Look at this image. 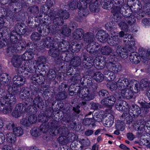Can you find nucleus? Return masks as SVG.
I'll list each match as a JSON object with an SVG mask.
<instances>
[{
	"label": "nucleus",
	"mask_w": 150,
	"mask_h": 150,
	"mask_svg": "<svg viewBox=\"0 0 150 150\" xmlns=\"http://www.w3.org/2000/svg\"><path fill=\"white\" fill-rule=\"evenodd\" d=\"M117 54L120 56L122 58L125 59L128 56L127 50L123 46L118 45L116 48Z\"/></svg>",
	"instance_id": "a211bd4d"
},
{
	"label": "nucleus",
	"mask_w": 150,
	"mask_h": 150,
	"mask_svg": "<svg viewBox=\"0 0 150 150\" xmlns=\"http://www.w3.org/2000/svg\"><path fill=\"white\" fill-rule=\"evenodd\" d=\"M107 98L108 101L109 102L110 107V108H112V105L116 101L115 98L113 96H110L108 97Z\"/></svg>",
	"instance_id": "49530a36"
},
{
	"label": "nucleus",
	"mask_w": 150,
	"mask_h": 150,
	"mask_svg": "<svg viewBox=\"0 0 150 150\" xmlns=\"http://www.w3.org/2000/svg\"><path fill=\"white\" fill-rule=\"evenodd\" d=\"M31 38L32 40L37 41L40 39V35L38 32H34L32 33Z\"/></svg>",
	"instance_id": "37998d69"
},
{
	"label": "nucleus",
	"mask_w": 150,
	"mask_h": 150,
	"mask_svg": "<svg viewBox=\"0 0 150 150\" xmlns=\"http://www.w3.org/2000/svg\"><path fill=\"white\" fill-rule=\"evenodd\" d=\"M99 95L100 97L107 96L108 94V91L102 89L99 92Z\"/></svg>",
	"instance_id": "e2e57ef3"
},
{
	"label": "nucleus",
	"mask_w": 150,
	"mask_h": 150,
	"mask_svg": "<svg viewBox=\"0 0 150 150\" xmlns=\"http://www.w3.org/2000/svg\"><path fill=\"white\" fill-rule=\"evenodd\" d=\"M87 4L86 1L84 0H80L78 2V13L81 17L86 16L89 14V11L87 9Z\"/></svg>",
	"instance_id": "ddd939ff"
},
{
	"label": "nucleus",
	"mask_w": 150,
	"mask_h": 150,
	"mask_svg": "<svg viewBox=\"0 0 150 150\" xmlns=\"http://www.w3.org/2000/svg\"><path fill=\"white\" fill-rule=\"evenodd\" d=\"M25 28L22 27V26L21 24H17L16 25L15 27V30L16 31L21 32V31L25 33L26 31V29L25 28V26L24 25Z\"/></svg>",
	"instance_id": "79ce46f5"
},
{
	"label": "nucleus",
	"mask_w": 150,
	"mask_h": 150,
	"mask_svg": "<svg viewBox=\"0 0 150 150\" xmlns=\"http://www.w3.org/2000/svg\"><path fill=\"white\" fill-rule=\"evenodd\" d=\"M139 8V9L134 13V16L135 18H136L138 20L141 19L144 17L145 14V13L142 11V9H140V8Z\"/></svg>",
	"instance_id": "72a5a7b5"
},
{
	"label": "nucleus",
	"mask_w": 150,
	"mask_h": 150,
	"mask_svg": "<svg viewBox=\"0 0 150 150\" xmlns=\"http://www.w3.org/2000/svg\"><path fill=\"white\" fill-rule=\"evenodd\" d=\"M148 86L150 87V80L145 79L142 81L140 84L141 87H146Z\"/></svg>",
	"instance_id": "09e8293b"
},
{
	"label": "nucleus",
	"mask_w": 150,
	"mask_h": 150,
	"mask_svg": "<svg viewBox=\"0 0 150 150\" xmlns=\"http://www.w3.org/2000/svg\"><path fill=\"white\" fill-rule=\"evenodd\" d=\"M79 143L84 147L88 146L90 144V141L87 138L81 139Z\"/></svg>",
	"instance_id": "a19ab883"
},
{
	"label": "nucleus",
	"mask_w": 150,
	"mask_h": 150,
	"mask_svg": "<svg viewBox=\"0 0 150 150\" xmlns=\"http://www.w3.org/2000/svg\"><path fill=\"white\" fill-rule=\"evenodd\" d=\"M66 98V96L65 93L62 92H60L58 94L56 97L57 100H61L64 99Z\"/></svg>",
	"instance_id": "864d4df0"
},
{
	"label": "nucleus",
	"mask_w": 150,
	"mask_h": 150,
	"mask_svg": "<svg viewBox=\"0 0 150 150\" xmlns=\"http://www.w3.org/2000/svg\"><path fill=\"white\" fill-rule=\"evenodd\" d=\"M28 122L30 126L32 124L36 123L37 119V116L35 115H30L28 117Z\"/></svg>",
	"instance_id": "c9c22d12"
},
{
	"label": "nucleus",
	"mask_w": 150,
	"mask_h": 150,
	"mask_svg": "<svg viewBox=\"0 0 150 150\" xmlns=\"http://www.w3.org/2000/svg\"><path fill=\"white\" fill-rule=\"evenodd\" d=\"M16 101L14 103L9 104V106H10V107H11V110H10L9 112H7V113H5L4 112V108H5V105L4 104H2V103L0 101V105H1V106H0V111H1V110H2L3 113L5 114L9 113H10V112H11V110H12V109H13V107H12V105L16 103Z\"/></svg>",
	"instance_id": "603ef678"
},
{
	"label": "nucleus",
	"mask_w": 150,
	"mask_h": 150,
	"mask_svg": "<svg viewBox=\"0 0 150 150\" xmlns=\"http://www.w3.org/2000/svg\"><path fill=\"white\" fill-rule=\"evenodd\" d=\"M23 61V59L21 56L15 55L13 57L11 62L14 67L18 68L19 70L22 72L23 70H25L27 68V66H26L25 65L24 66H22V67H20Z\"/></svg>",
	"instance_id": "4468645a"
},
{
	"label": "nucleus",
	"mask_w": 150,
	"mask_h": 150,
	"mask_svg": "<svg viewBox=\"0 0 150 150\" xmlns=\"http://www.w3.org/2000/svg\"><path fill=\"white\" fill-rule=\"evenodd\" d=\"M39 129L37 127L33 128L30 131L31 135L35 137H37L40 135Z\"/></svg>",
	"instance_id": "3c124183"
},
{
	"label": "nucleus",
	"mask_w": 150,
	"mask_h": 150,
	"mask_svg": "<svg viewBox=\"0 0 150 150\" xmlns=\"http://www.w3.org/2000/svg\"><path fill=\"white\" fill-rule=\"evenodd\" d=\"M90 2L87 3L89 4V8L91 12L95 13L98 11V7L99 4L98 3V1H97L93 2L92 0Z\"/></svg>",
	"instance_id": "b1692460"
},
{
	"label": "nucleus",
	"mask_w": 150,
	"mask_h": 150,
	"mask_svg": "<svg viewBox=\"0 0 150 150\" xmlns=\"http://www.w3.org/2000/svg\"><path fill=\"white\" fill-rule=\"evenodd\" d=\"M53 42L52 39L50 37H47L43 40L42 45L45 47H52L49 51V54L52 57H56L59 55V52L58 48H55L54 45L55 43Z\"/></svg>",
	"instance_id": "9d476101"
},
{
	"label": "nucleus",
	"mask_w": 150,
	"mask_h": 150,
	"mask_svg": "<svg viewBox=\"0 0 150 150\" xmlns=\"http://www.w3.org/2000/svg\"><path fill=\"white\" fill-rule=\"evenodd\" d=\"M100 52L103 55L115 56L112 49L109 46H105L102 47L100 50Z\"/></svg>",
	"instance_id": "aec40b11"
},
{
	"label": "nucleus",
	"mask_w": 150,
	"mask_h": 150,
	"mask_svg": "<svg viewBox=\"0 0 150 150\" xmlns=\"http://www.w3.org/2000/svg\"><path fill=\"white\" fill-rule=\"evenodd\" d=\"M50 132H51L52 135H56L59 133V132L57 129V128L55 127V126L54 127L52 126L50 129Z\"/></svg>",
	"instance_id": "bf43d9fd"
},
{
	"label": "nucleus",
	"mask_w": 150,
	"mask_h": 150,
	"mask_svg": "<svg viewBox=\"0 0 150 150\" xmlns=\"http://www.w3.org/2000/svg\"><path fill=\"white\" fill-rule=\"evenodd\" d=\"M11 80V77L8 74L6 73H1L0 74V82L1 81L8 82Z\"/></svg>",
	"instance_id": "c756f323"
},
{
	"label": "nucleus",
	"mask_w": 150,
	"mask_h": 150,
	"mask_svg": "<svg viewBox=\"0 0 150 150\" xmlns=\"http://www.w3.org/2000/svg\"><path fill=\"white\" fill-rule=\"evenodd\" d=\"M125 20L124 22H121L119 23H118V25L122 30L125 31H127L128 30L129 28V25L128 24H127Z\"/></svg>",
	"instance_id": "4c0bfd02"
},
{
	"label": "nucleus",
	"mask_w": 150,
	"mask_h": 150,
	"mask_svg": "<svg viewBox=\"0 0 150 150\" xmlns=\"http://www.w3.org/2000/svg\"><path fill=\"white\" fill-rule=\"evenodd\" d=\"M107 66L108 69L105 71L106 75H108L109 76L111 80H113L116 77L115 73H117L120 72L121 69V66L115 62H112L109 59L108 61H107Z\"/></svg>",
	"instance_id": "6e6552de"
},
{
	"label": "nucleus",
	"mask_w": 150,
	"mask_h": 150,
	"mask_svg": "<svg viewBox=\"0 0 150 150\" xmlns=\"http://www.w3.org/2000/svg\"><path fill=\"white\" fill-rule=\"evenodd\" d=\"M94 94L93 91L90 92L89 90L86 88L83 94L79 95V96L83 100L89 101L94 98Z\"/></svg>",
	"instance_id": "2eb2a0df"
},
{
	"label": "nucleus",
	"mask_w": 150,
	"mask_h": 150,
	"mask_svg": "<svg viewBox=\"0 0 150 150\" xmlns=\"http://www.w3.org/2000/svg\"><path fill=\"white\" fill-rule=\"evenodd\" d=\"M81 47V44H77L76 45H73L72 47V48L76 52H78L79 51Z\"/></svg>",
	"instance_id": "680f3d73"
},
{
	"label": "nucleus",
	"mask_w": 150,
	"mask_h": 150,
	"mask_svg": "<svg viewBox=\"0 0 150 150\" xmlns=\"http://www.w3.org/2000/svg\"><path fill=\"white\" fill-rule=\"evenodd\" d=\"M28 10L31 13H36L39 11V8L36 6H34L29 7Z\"/></svg>",
	"instance_id": "5fc2aeb1"
},
{
	"label": "nucleus",
	"mask_w": 150,
	"mask_h": 150,
	"mask_svg": "<svg viewBox=\"0 0 150 150\" xmlns=\"http://www.w3.org/2000/svg\"><path fill=\"white\" fill-rule=\"evenodd\" d=\"M33 103L35 106H37L39 108H42L44 105L42 98L39 96L36 97L34 98Z\"/></svg>",
	"instance_id": "cd10ccee"
},
{
	"label": "nucleus",
	"mask_w": 150,
	"mask_h": 150,
	"mask_svg": "<svg viewBox=\"0 0 150 150\" xmlns=\"http://www.w3.org/2000/svg\"><path fill=\"white\" fill-rule=\"evenodd\" d=\"M101 103L103 105L108 108L110 109L112 108L110 107L109 102L108 101L107 98L102 100L101 102Z\"/></svg>",
	"instance_id": "13d9d810"
},
{
	"label": "nucleus",
	"mask_w": 150,
	"mask_h": 150,
	"mask_svg": "<svg viewBox=\"0 0 150 150\" xmlns=\"http://www.w3.org/2000/svg\"><path fill=\"white\" fill-rule=\"evenodd\" d=\"M23 105L21 103L16 105L14 109L11 113L12 115L15 118L20 117L23 113Z\"/></svg>",
	"instance_id": "dca6fc26"
},
{
	"label": "nucleus",
	"mask_w": 150,
	"mask_h": 150,
	"mask_svg": "<svg viewBox=\"0 0 150 150\" xmlns=\"http://www.w3.org/2000/svg\"><path fill=\"white\" fill-rule=\"evenodd\" d=\"M54 12H50L48 16L51 19H52L53 23L58 25H62L63 24V19L68 18L69 17L68 13L66 11L59 10L57 15H55Z\"/></svg>",
	"instance_id": "423d86ee"
},
{
	"label": "nucleus",
	"mask_w": 150,
	"mask_h": 150,
	"mask_svg": "<svg viewBox=\"0 0 150 150\" xmlns=\"http://www.w3.org/2000/svg\"><path fill=\"white\" fill-rule=\"evenodd\" d=\"M10 40L11 42V46L8 47L7 49L6 52L8 55L11 56L13 53L15 52L17 49V46L18 47L21 46L22 48L26 47V45L21 44L22 41H19L16 37L11 35L10 37Z\"/></svg>",
	"instance_id": "9b49d317"
},
{
	"label": "nucleus",
	"mask_w": 150,
	"mask_h": 150,
	"mask_svg": "<svg viewBox=\"0 0 150 150\" xmlns=\"http://www.w3.org/2000/svg\"><path fill=\"white\" fill-rule=\"evenodd\" d=\"M36 65L38 67H40L41 64H44L46 62L45 58L43 56L38 57L37 58Z\"/></svg>",
	"instance_id": "58836bf2"
},
{
	"label": "nucleus",
	"mask_w": 150,
	"mask_h": 150,
	"mask_svg": "<svg viewBox=\"0 0 150 150\" xmlns=\"http://www.w3.org/2000/svg\"><path fill=\"white\" fill-rule=\"evenodd\" d=\"M20 123L26 127H30L28 118L27 119L26 118L23 117L21 119Z\"/></svg>",
	"instance_id": "8fccbe9b"
},
{
	"label": "nucleus",
	"mask_w": 150,
	"mask_h": 150,
	"mask_svg": "<svg viewBox=\"0 0 150 150\" xmlns=\"http://www.w3.org/2000/svg\"><path fill=\"white\" fill-rule=\"evenodd\" d=\"M127 136L128 139L130 140H132L134 138L133 135L131 133L127 134Z\"/></svg>",
	"instance_id": "774afa93"
},
{
	"label": "nucleus",
	"mask_w": 150,
	"mask_h": 150,
	"mask_svg": "<svg viewBox=\"0 0 150 150\" xmlns=\"http://www.w3.org/2000/svg\"><path fill=\"white\" fill-rule=\"evenodd\" d=\"M5 136L1 132H0V144H2L5 141Z\"/></svg>",
	"instance_id": "0e129e2a"
},
{
	"label": "nucleus",
	"mask_w": 150,
	"mask_h": 150,
	"mask_svg": "<svg viewBox=\"0 0 150 150\" xmlns=\"http://www.w3.org/2000/svg\"><path fill=\"white\" fill-rule=\"evenodd\" d=\"M139 53L140 56L135 53H131L130 54L129 59L132 62L138 64L140 61L141 57L142 59L145 60L150 59V50H148L146 52L144 51L139 50Z\"/></svg>",
	"instance_id": "1a4fd4ad"
},
{
	"label": "nucleus",
	"mask_w": 150,
	"mask_h": 150,
	"mask_svg": "<svg viewBox=\"0 0 150 150\" xmlns=\"http://www.w3.org/2000/svg\"><path fill=\"white\" fill-rule=\"evenodd\" d=\"M97 88V85L95 83H93L91 81L89 83H88L87 88L90 91H93L94 93Z\"/></svg>",
	"instance_id": "2f4dec72"
},
{
	"label": "nucleus",
	"mask_w": 150,
	"mask_h": 150,
	"mask_svg": "<svg viewBox=\"0 0 150 150\" xmlns=\"http://www.w3.org/2000/svg\"><path fill=\"white\" fill-rule=\"evenodd\" d=\"M125 21H126L129 25H131L135 22L136 20L133 15H131L129 16H127L125 19Z\"/></svg>",
	"instance_id": "7c9ffc66"
},
{
	"label": "nucleus",
	"mask_w": 150,
	"mask_h": 150,
	"mask_svg": "<svg viewBox=\"0 0 150 150\" xmlns=\"http://www.w3.org/2000/svg\"><path fill=\"white\" fill-rule=\"evenodd\" d=\"M111 38H109L108 34L103 30H100L97 33L96 37L97 39L101 42H104L107 41L108 44L111 46H116L118 45L121 42L119 38L118 33L112 32Z\"/></svg>",
	"instance_id": "f03ea898"
},
{
	"label": "nucleus",
	"mask_w": 150,
	"mask_h": 150,
	"mask_svg": "<svg viewBox=\"0 0 150 150\" xmlns=\"http://www.w3.org/2000/svg\"><path fill=\"white\" fill-rule=\"evenodd\" d=\"M78 3L77 0H70L68 5L70 8L75 9L78 8Z\"/></svg>",
	"instance_id": "f704fd0d"
},
{
	"label": "nucleus",
	"mask_w": 150,
	"mask_h": 150,
	"mask_svg": "<svg viewBox=\"0 0 150 150\" xmlns=\"http://www.w3.org/2000/svg\"><path fill=\"white\" fill-rule=\"evenodd\" d=\"M110 24V23H108L105 25V28L108 31H111L112 28V27Z\"/></svg>",
	"instance_id": "338daca9"
},
{
	"label": "nucleus",
	"mask_w": 150,
	"mask_h": 150,
	"mask_svg": "<svg viewBox=\"0 0 150 150\" xmlns=\"http://www.w3.org/2000/svg\"><path fill=\"white\" fill-rule=\"evenodd\" d=\"M115 107L119 111H127L129 108V105L126 102L120 100L116 102Z\"/></svg>",
	"instance_id": "f3484780"
},
{
	"label": "nucleus",
	"mask_w": 150,
	"mask_h": 150,
	"mask_svg": "<svg viewBox=\"0 0 150 150\" xmlns=\"http://www.w3.org/2000/svg\"><path fill=\"white\" fill-rule=\"evenodd\" d=\"M126 81L127 82H122L123 83V85H122V88H127V87H128L129 86L130 84L131 85H132L133 83H132V82L129 81V80L126 78H125Z\"/></svg>",
	"instance_id": "052dcab7"
},
{
	"label": "nucleus",
	"mask_w": 150,
	"mask_h": 150,
	"mask_svg": "<svg viewBox=\"0 0 150 150\" xmlns=\"http://www.w3.org/2000/svg\"><path fill=\"white\" fill-rule=\"evenodd\" d=\"M34 54L32 51L25 52L21 56L23 61H28L34 57Z\"/></svg>",
	"instance_id": "393cba45"
},
{
	"label": "nucleus",
	"mask_w": 150,
	"mask_h": 150,
	"mask_svg": "<svg viewBox=\"0 0 150 150\" xmlns=\"http://www.w3.org/2000/svg\"><path fill=\"white\" fill-rule=\"evenodd\" d=\"M114 120L113 116L112 114H107L103 120L104 125L107 127L111 126L114 123Z\"/></svg>",
	"instance_id": "6ab92c4d"
},
{
	"label": "nucleus",
	"mask_w": 150,
	"mask_h": 150,
	"mask_svg": "<svg viewBox=\"0 0 150 150\" xmlns=\"http://www.w3.org/2000/svg\"><path fill=\"white\" fill-rule=\"evenodd\" d=\"M15 125L14 123L12 121H9L6 124V128L8 130H13L14 128Z\"/></svg>",
	"instance_id": "a18cd8bd"
},
{
	"label": "nucleus",
	"mask_w": 150,
	"mask_h": 150,
	"mask_svg": "<svg viewBox=\"0 0 150 150\" xmlns=\"http://www.w3.org/2000/svg\"><path fill=\"white\" fill-rule=\"evenodd\" d=\"M127 110L129 111L128 114L125 112L122 115V119L126 121L129 120L130 116H137L141 113L140 108L136 105H132Z\"/></svg>",
	"instance_id": "f8f14e48"
},
{
	"label": "nucleus",
	"mask_w": 150,
	"mask_h": 150,
	"mask_svg": "<svg viewBox=\"0 0 150 150\" xmlns=\"http://www.w3.org/2000/svg\"><path fill=\"white\" fill-rule=\"evenodd\" d=\"M123 2V0H101L100 4L104 9L108 10L112 8L111 12L114 15L120 13L124 15L123 11H124L125 9L123 6L121 7L117 6Z\"/></svg>",
	"instance_id": "20e7f679"
},
{
	"label": "nucleus",
	"mask_w": 150,
	"mask_h": 150,
	"mask_svg": "<svg viewBox=\"0 0 150 150\" xmlns=\"http://www.w3.org/2000/svg\"><path fill=\"white\" fill-rule=\"evenodd\" d=\"M101 58L102 59H101L100 58L96 57L93 60L92 58L91 57H85L82 61L83 67L86 69H89L94 65L96 68L101 69L105 66L106 62L108 61L105 60L104 61L103 60V58L101 57Z\"/></svg>",
	"instance_id": "39448f33"
},
{
	"label": "nucleus",
	"mask_w": 150,
	"mask_h": 150,
	"mask_svg": "<svg viewBox=\"0 0 150 150\" xmlns=\"http://www.w3.org/2000/svg\"><path fill=\"white\" fill-rule=\"evenodd\" d=\"M95 121L93 117L92 118H85L83 121V123L85 125L89 126L91 125L92 127H93L95 125Z\"/></svg>",
	"instance_id": "a878e982"
},
{
	"label": "nucleus",
	"mask_w": 150,
	"mask_h": 150,
	"mask_svg": "<svg viewBox=\"0 0 150 150\" xmlns=\"http://www.w3.org/2000/svg\"><path fill=\"white\" fill-rule=\"evenodd\" d=\"M139 103L142 108L144 109L150 108V102L147 103L144 101L139 102Z\"/></svg>",
	"instance_id": "de8ad7c7"
},
{
	"label": "nucleus",
	"mask_w": 150,
	"mask_h": 150,
	"mask_svg": "<svg viewBox=\"0 0 150 150\" xmlns=\"http://www.w3.org/2000/svg\"><path fill=\"white\" fill-rule=\"evenodd\" d=\"M94 78L98 82H101L103 79V75L100 72H97L94 74Z\"/></svg>",
	"instance_id": "473e14b6"
},
{
	"label": "nucleus",
	"mask_w": 150,
	"mask_h": 150,
	"mask_svg": "<svg viewBox=\"0 0 150 150\" xmlns=\"http://www.w3.org/2000/svg\"><path fill=\"white\" fill-rule=\"evenodd\" d=\"M124 42H127V45H129L130 47H132L133 46H134L135 44V41L134 39L132 37L131 38H129V40H124Z\"/></svg>",
	"instance_id": "c03bdc74"
},
{
	"label": "nucleus",
	"mask_w": 150,
	"mask_h": 150,
	"mask_svg": "<svg viewBox=\"0 0 150 150\" xmlns=\"http://www.w3.org/2000/svg\"><path fill=\"white\" fill-rule=\"evenodd\" d=\"M12 133L16 136L19 137L23 134V130L20 127H16L13 129Z\"/></svg>",
	"instance_id": "c85d7f7f"
},
{
	"label": "nucleus",
	"mask_w": 150,
	"mask_h": 150,
	"mask_svg": "<svg viewBox=\"0 0 150 150\" xmlns=\"http://www.w3.org/2000/svg\"><path fill=\"white\" fill-rule=\"evenodd\" d=\"M81 60L79 57H75L72 59L70 62V64L74 67H77L81 65Z\"/></svg>",
	"instance_id": "bb28decb"
},
{
	"label": "nucleus",
	"mask_w": 150,
	"mask_h": 150,
	"mask_svg": "<svg viewBox=\"0 0 150 150\" xmlns=\"http://www.w3.org/2000/svg\"><path fill=\"white\" fill-rule=\"evenodd\" d=\"M60 32L61 36L62 37H68L71 34V29L68 28L67 25H64L63 26L62 28L60 30Z\"/></svg>",
	"instance_id": "5701e85b"
},
{
	"label": "nucleus",
	"mask_w": 150,
	"mask_h": 150,
	"mask_svg": "<svg viewBox=\"0 0 150 150\" xmlns=\"http://www.w3.org/2000/svg\"><path fill=\"white\" fill-rule=\"evenodd\" d=\"M48 130V125H46L45 124L41 125L40 127V130L43 133H45L47 132Z\"/></svg>",
	"instance_id": "4d7b16f0"
},
{
	"label": "nucleus",
	"mask_w": 150,
	"mask_h": 150,
	"mask_svg": "<svg viewBox=\"0 0 150 150\" xmlns=\"http://www.w3.org/2000/svg\"><path fill=\"white\" fill-rule=\"evenodd\" d=\"M138 83H133L132 85L130 84L129 86L125 88H122L120 93L122 97L127 99L131 98L133 93H137L140 90V87Z\"/></svg>",
	"instance_id": "0eeeda50"
},
{
	"label": "nucleus",
	"mask_w": 150,
	"mask_h": 150,
	"mask_svg": "<svg viewBox=\"0 0 150 150\" xmlns=\"http://www.w3.org/2000/svg\"><path fill=\"white\" fill-rule=\"evenodd\" d=\"M125 78L124 77H121L119 78L117 81L116 84L118 85V88L121 90L122 88L123 83L122 82H127L126 81Z\"/></svg>",
	"instance_id": "ea45409f"
},
{
	"label": "nucleus",
	"mask_w": 150,
	"mask_h": 150,
	"mask_svg": "<svg viewBox=\"0 0 150 150\" xmlns=\"http://www.w3.org/2000/svg\"><path fill=\"white\" fill-rule=\"evenodd\" d=\"M6 141L11 144H14L16 141V136L12 132L7 133L6 135Z\"/></svg>",
	"instance_id": "412c9836"
},
{
	"label": "nucleus",
	"mask_w": 150,
	"mask_h": 150,
	"mask_svg": "<svg viewBox=\"0 0 150 150\" xmlns=\"http://www.w3.org/2000/svg\"><path fill=\"white\" fill-rule=\"evenodd\" d=\"M84 32L82 29L80 28L75 30L72 33V38L77 40H80L84 36V42L88 43L87 47V52L90 53H95L100 48L99 44L94 42L95 38L94 35L91 33H88L83 35Z\"/></svg>",
	"instance_id": "f257e3e1"
},
{
	"label": "nucleus",
	"mask_w": 150,
	"mask_h": 150,
	"mask_svg": "<svg viewBox=\"0 0 150 150\" xmlns=\"http://www.w3.org/2000/svg\"><path fill=\"white\" fill-rule=\"evenodd\" d=\"M142 25L145 27L150 25V19L146 18L143 19L142 20Z\"/></svg>",
	"instance_id": "6e6d98bb"
},
{
	"label": "nucleus",
	"mask_w": 150,
	"mask_h": 150,
	"mask_svg": "<svg viewBox=\"0 0 150 150\" xmlns=\"http://www.w3.org/2000/svg\"><path fill=\"white\" fill-rule=\"evenodd\" d=\"M14 85H13L12 93H15L16 95H19L20 97L22 99H27L30 94L28 91L24 90L21 91L20 86L23 85L25 82L24 77L19 75H16L13 78Z\"/></svg>",
	"instance_id": "7ed1b4c3"
},
{
	"label": "nucleus",
	"mask_w": 150,
	"mask_h": 150,
	"mask_svg": "<svg viewBox=\"0 0 150 150\" xmlns=\"http://www.w3.org/2000/svg\"><path fill=\"white\" fill-rule=\"evenodd\" d=\"M68 136V137L63 136L59 137L58 139V141L59 143L62 145H65L69 142L72 141V139L71 134H69Z\"/></svg>",
	"instance_id": "4be33fe9"
},
{
	"label": "nucleus",
	"mask_w": 150,
	"mask_h": 150,
	"mask_svg": "<svg viewBox=\"0 0 150 150\" xmlns=\"http://www.w3.org/2000/svg\"><path fill=\"white\" fill-rule=\"evenodd\" d=\"M100 105L98 103H92L91 108L93 110H96L100 108Z\"/></svg>",
	"instance_id": "69168bd1"
},
{
	"label": "nucleus",
	"mask_w": 150,
	"mask_h": 150,
	"mask_svg": "<svg viewBox=\"0 0 150 150\" xmlns=\"http://www.w3.org/2000/svg\"><path fill=\"white\" fill-rule=\"evenodd\" d=\"M116 83V82H110L107 84V86L111 91H112L118 88V85Z\"/></svg>",
	"instance_id": "e433bc0d"
}]
</instances>
